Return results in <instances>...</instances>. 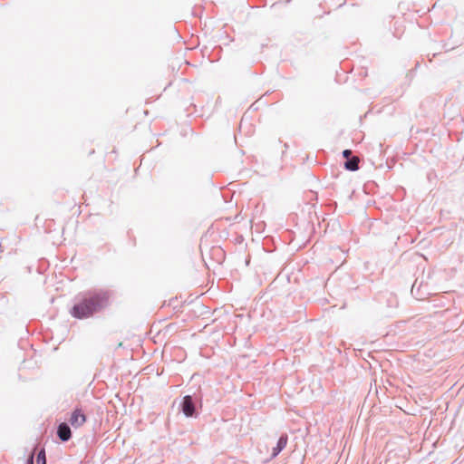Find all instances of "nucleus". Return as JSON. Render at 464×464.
Listing matches in <instances>:
<instances>
[{"mask_svg":"<svg viewBox=\"0 0 464 464\" xmlns=\"http://www.w3.org/2000/svg\"><path fill=\"white\" fill-rule=\"evenodd\" d=\"M87 421V416L83 412L81 407H76L71 412V416L69 418V424L73 428L78 429L82 427Z\"/></svg>","mask_w":464,"mask_h":464,"instance_id":"7ed1b4c3","label":"nucleus"},{"mask_svg":"<svg viewBox=\"0 0 464 464\" xmlns=\"http://www.w3.org/2000/svg\"><path fill=\"white\" fill-rule=\"evenodd\" d=\"M56 436L63 442L70 440L72 439L70 424L66 421L60 422L56 427Z\"/></svg>","mask_w":464,"mask_h":464,"instance_id":"20e7f679","label":"nucleus"},{"mask_svg":"<svg viewBox=\"0 0 464 464\" xmlns=\"http://www.w3.org/2000/svg\"><path fill=\"white\" fill-rule=\"evenodd\" d=\"M352 150H343L342 152L343 157L346 160L352 157Z\"/></svg>","mask_w":464,"mask_h":464,"instance_id":"1a4fd4ad","label":"nucleus"},{"mask_svg":"<svg viewBox=\"0 0 464 464\" xmlns=\"http://www.w3.org/2000/svg\"><path fill=\"white\" fill-rule=\"evenodd\" d=\"M37 449V446L34 447V449L29 453L25 464H34V458H35V450Z\"/></svg>","mask_w":464,"mask_h":464,"instance_id":"6e6552de","label":"nucleus"},{"mask_svg":"<svg viewBox=\"0 0 464 464\" xmlns=\"http://www.w3.org/2000/svg\"><path fill=\"white\" fill-rule=\"evenodd\" d=\"M202 408L201 396L185 395L179 403V412L187 418H198Z\"/></svg>","mask_w":464,"mask_h":464,"instance_id":"f03ea898","label":"nucleus"},{"mask_svg":"<svg viewBox=\"0 0 464 464\" xmlns=\"http://www.w3.org/2000/svg\"><path fill=\"white\" fill-rule=\"evenodd\" d=\"M114 292L107 288H91L78 293L72 299L69 314L77 320L92 318L110 308Z\"/></svg>","mask_w":464,"mask_h":464,"instance_id":"f257e3e1","label":"nucleus"},{"mask_svg":"<svg viewBox=\"0 0 464 464\" xmlns=\"http://www.w3.org/2000/svg\"><path fill=\"white\" fill-rule=\"evenodd\" d=\"M288 440L287 434L284 433L282 434L276 442V445L272 449V458H276L279 455V453L285 448Z\"/></svg>","mask_w":464,"mask_h":464,"instance_id":"39448f33","label":"nucleus"},{"mask_svg":"<svg viewBox=\"0 0 464 464\" xmlns=\"http://www.w3.org/2000/svg\"><path fill=\"white\" fill-rule=\"evenodd\" d=\"M343 167L346 170L356 171L360 169L359 159L352 156L343 162Z\"/></svg>","mask_w":464,"mask_h":464,"instance_id":"423d86ee","label":"nucleus"},{"mask_svg":"<svg viewBox=\"0 0 464 464\" xmlns=\"http://www.w3.org/2000/svg\"><path fill=\"white\" fill-rule=\"evenodd\" d=\"M36 464H47L46 452L44 448H41L36 454Z\"/></svg>","mask_w":464,"mask_h":464,"instance_id":"0eeeda50","label":"nucleus"}]
</instances>
